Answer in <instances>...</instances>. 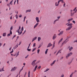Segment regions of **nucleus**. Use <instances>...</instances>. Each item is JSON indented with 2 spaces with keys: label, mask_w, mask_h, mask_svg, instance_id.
<instances>
[{
  "label": "nucleus",
  "mask_w": 77,
  "mask_h": 77,
  "mask_svg": "<svg viewBox=\"0 0 77 77\" xmlns=\"http://www.w3.org/2000/svg\"><path fill=\"white\" fill-rule=\"evenodd\" d=\"M17 32H18V33L19 34V35H20L21 33H22V31H20H20H19V29H18V30L17 31Z\"/></svg>",
  "instance_id": "1a4fd4ad"
},
{
  "label": "nucleus",
  "mask_w": 77,
  "mask_h": 77,
  "mask_svg": "<svg viewBox=\"0 0 77 77\" xmlns=\"http://www.w3.org/2000/svg\"><path fill=\"white\" fill-rule=\"evenodd\" d=\"M36 46V43H34L33 45V47H35Z\"/></svg>",
  "instance_id": "ea45409f"
},
{
  "label": "nucleus",
  "mask_w": 77,
  "mask_h": 77,
  "mask_svg": "<svg viewBox=\"0 0 77 77\" xmlns=\"http://www.w3.org/2000/svg\"><path fill=\"white\" fill-rule=\"evenodd\" d=\"M56 38H57V35H56V34H54L53 37L52 39L53 40H54V39H55Z\"/></svg>",
  "instance_id": "20e7f679"
},
{
  "label": "nucleus",
  "mask_w": 77,
  "mask_h": 77,
  "mask_svg": "<svg viewBox=\"0 0 77 77\" xmlns=\"http://www.w3.org/2000/svg\"><path fill=\"white\" fill-rule=\"evenodd\" d=\"M26 32V30H25L24 32L23 33V35H24V33H25Z\"/></svg>",
  "instance_id": "680f3d73"
},
{
  "label": "nucleus",
  "mask_w": 77,
  "mask_h": 77,
  "mask_svg": "<svg viewBox=\"0 0 77 77\" xmlns=\"http://www.w3.org/2000/svg\"><path fill=\"white\" fill-rule=\"evenodd\" d=\"M19 53H20V51H19L17 53L16 57H17V56H18L19 55Z\"/></svg>",
  "instance_id": "6ab92c4d"
},
{
  "label": "nucleus",
  "mask_w": 77,
  "mask_h": 77,
  "mask_svg": "<svg viewBox=\"0 0 77 77\" xmlns=\"http://www.w3.org/2000/svg\"><path fill=\"white\" fill-rule=\"evenodd\" d=\"M64 4L63 5V7H66V6H65V5H66L65 2H64Z\"/></svg>",
  "instance_id": "58836bf2"
},
{
  "label": "nucleus",
  "mask_w": 77,
  "mask_h": 77,
  "mask_svg": "<svg viewBox=\"0 0 77 77\" xmlns=\"http://www.w3.org/2000/svg\"><path fill=\"white\" fill-rule=\"evenodd\" d=\"M38 68V66L36 65L35 67V69L34 70V72L36 71V68Z\"/></svg>",
  "instance_id": "f3484780"
},
{
  "label": "nucleus",
  "mask_w": 77,
  "mask_h": 77,
  "mask_svg": "<svg viewBox=\"0 0 77 77\" xmlns=\"http://www.w3.org/2000/svg\"><path fill=\"white\" fill-rule=\"evenodd\" d=\"M72 11H73L72 10H70V13H73L72 12Z\"/></svg>",
  "instance_id": "603ef678"
},
{
  "label": "nucleus",
  "mask_w": 77,
  "mask_h": 77,
  "mask_svg": "<svg viewBox=\"0 0 77 77\" xmlns=\"http://www.w3.org/2000/svg\"><path fill=\"white\" fill-rule=\"evenodd\" d=\"M13 29V27H12V26H11L10 28V30H11Z\"/></svg>",
  "instance_id": "6e6d98bb"
},
{
  "label": "nucleus",
  "mask_w": 77,
  "mask_h": 77,
  "mask_svg": "<svg viewBox=\"0 0 77 77\" xmlns=\"http://www.w3.org/2000/svg\"><path fill=\"white\" fill-rule=\"evenodd\" d=\"M35 20L36 21H37V23H39V22H40V21L39 20V17H36L35 18Z\"/></svg>",
  "instance_id": "0eeeda50"
},
{
  "label": "nucleus",
  "mask_w": 77,
  "mask_h": 77,
  "mask_svg": "<svg viewBox=\"0 0 77 77\" xmlns=\"http://www.w3.org/2000/svg\"><path fill=\"white\" fill-rule=\"evenodd\" d=\"M37 37H35V38H33L32 39V42H33L35 41V40H36V39H37Z\"/></svg>",
  "instance_id": "dca6fc26"
},
{
  "label": "nucleus",
  "mask_w": 77,
  "mask_h": 77,
  "mask_svg": "<svg viewBox=\"0 0 77 77\" xmlns=\"http://www.w3.org/2000/svg\"><path fill=\"white\" fill-rule=\"evenodd\" d=\"M10 34H11V35H12V31H11V30H10Z\"/></svg>",
  "instance_id": "37998d69"
},
{
  "label": "nucleus",
  "mask_w": 77,
  "mask_h": 77,
  "mask_svg": "<svg viewBox=\"0 0 77 77\" xmlns=\"http://www.w3.org/2000/svg\"><path fill=\"white\" fill-rule=\"evenodd\" d=\"M48 49H46L45 51V54H47V52H48Z\"/></svg>",
  "instance_id": "5701e85b"
},
{
  "label": "nucleus",
  "mask_w": 77,
  "mask_h": 77,
  "mask_svg": "<svg viewBox=\"0 0 77 77\" xmlns=\"http://www.w3.org/2000/svg\"><path fill=\"white\" fill-rule=\"evenodd\" d=\"M40 51V50L39 49H38V50H37V53L38 54H39V51Z\"/></svg>",
  "instance_id": "f704fd0d"
},
{
  "label": "nucleus",
  "mask_w": 77,
  "mask_h": 77,
  "mask_svg": "<svg viewBox=\"0 0 77 77\" xmlns=\"http://www.w3.org/2000/svg\"><path fill=\"white\" fill-rule=\"evenodd\" d=\"M7 36H11V34H8Z\"/></svg>",
  "instance_id": "5fc2aeb1"
},
{
  "label": "nucleus",
  "mask_w": 77,
  "mask_h": 77,
  "mask_svg": "<svg viewBox=\"0 0 77 77\" xmlns=\"http://www.w3.org/2000/svg\"><path fill=\"white\" fill-rule=\"evenodd\" d=\"M36 60H34L32 63V66H35V65H36V64H37V63H39V61H38L35 64V62H36Z\"/></svg>",
  "instance_id": "f03ea898"
},
{
  "label": "nucleus",
  "mask_w": 77,
  "mask_h": 77,
  "mask_svg": "<svg viewBox=\"0 0 77 77\" xmlns=\"http://www.w3.org/2000/svg\"><path fill=\"white\" fill-rule=\"evenodd\" d=\"M27 50L29 51H31V49H27Z\"/></svg>",
  "instance_id": "a18cd8bd"
},
{
  "label": "nucleus",
  "mask_w": 77,
  "mask_h": 77,
  "mask_svg": "<svg viewBox=\"0 0 77 77\" xmlns=\"http://www.w3.org/2000/svg\"><path fill=\"white\" fill-rule=\"evenodd\" d=\"M73 75V73H72L70 75V77H72V75Z\"/></svg>",
  "instance_id": "7c9ffc66"
},
{
  "label": "nucleus",
  "mask_w": 77,
  "mask_h": 77,
  "mask_svg": "<svg viewBox=\"0 0 77 77\" xmlns=\"http://www.w3.org/2000/svg\"><path fill=\"white\" fill-rule=\"evenodd\" d=\"M23 67H22V69L20 70L19 72V74H20V72H21V71H22V70H23Z\"/></svg>",
  "instance_id": "bb28decb"
},
{
  "label": "nucleus",
  "mask_w": 77,
  "mask_h": 77,
  "mask_svg": "<svg viewBox=\"0 0 77 77\" xmlns=\"http://www.w3.org/2000/svg\"><path fill=\"white\" fill-rule=\"evenodd\" d=\"M26 74H27V72H25V75H24V77H25L26 76Z\"/></svg>",
  "instance_id": "69168bd1"
},
{
  "label": "nucleus",
  "mask_w": 77,
  "mask_h": 77,
  "mask_svg": "<svg viewBox=\"0 0 77 77\" xmlns=\"http://www.w3.org/2000/svg\"><path fill=\"white\" fill-rule=\"evenodd\" d=\"M36 48H34L33 49V50H32V52H33V51H35V50H36Z\"/></svg>",
  "instance_id": "a19ab883"
},
{
  "label": "nucleus",
  "mask_w": 77,
  "mask_h": 77,
  "mask_svg": "<svg viewBox=\"0 0 77 77\" xmlns=\"http://www.w3.org/2000/svg\"><path fill=\"white\" fill-rule=\"evenodd\" d=\"M39 24V23H37L34 26V28L35 29V27H37V26Z\"/></svg>",
  "instance_id": "4468645a"
},
{
  "label": "nucleus",
  "mask_w": 77,
  "mask_h": 77,
  "mask_svg": "<svg viewBox=\"0 0 77 77\" xmlns=\"http://www.w3.org/2000/svg\"><path fill=\"white\" fill-rule=\"evenodd\" d=\"M55 44V42H54L53 45H54Z\"/></svg>",
  "instance_id": "774afa93"
},
{
  "label": "nucleus",
  "mask_w": 77,
  "mask_h": 77,
  "mask_svg": "<svg viewBox=\"0 0 77 77\" xmlns=\"http://www.w3.org/2000/svg\"><path fill=\"white\" fill-rule=\"evenodd\" d=\"M76 9H77V7H75L73 10V11H75V10H76Z\"/></svg>",
  "instance_id": "79ce46f5"
},
{
  "label": "nucleus",
  "mask_w": 77,
  "mask_h": 77,
  "mask_svg": "<svg viewBox=\"0 0 77 77\" xmlns=\"http://www.w3.org/2000/svg\"><path fill=\"white\" fill-rule=\"evenodd\" d=\"M54 48V45H53V47H52V48H51V49H53V48Z\"/></svg>",
  "instance_id": "13d9d810"
},
{
  "label": "nucleus",
  "mask_w": 77,
  "mask_h": 77,
  "mask_svg": "<svg viewBox=\"0 0 77 77\" xmlns=\"http://www.w3.org/2000/svg\"><path fill=\"white\" fill-rule=\"evenodd\" d=\"M21 27L20 26H19V29L18 30H19V31H21Z\"/></svg>",
  "instance_id": "c9c22d12"
},
{
  "label": "nucleus",
  "mask_w": 77,
  "mask_h": 77,
  "mask_svg": "<svg viewBox=\"0 0 77 77\" xmlns=\"http://www.w3.org/2000/svg\"><path fill=\"white\" fill-rule=\"evenodd\" d=\"M72 55V52H71L67 54V56H66V59H67L69 57H70V56H71Z\"/></svg>",
  "instance_id": "7ed1b4c3"
},
{
  "label": "nucleus",
  "mask_w": 77,
  "mask_h": 77,
  "mask_svg": "<svg viewBox=\"0 0 77 77\" xmlns=\"http://www.w3.org/2000/svg\"><path fill=\"white\" fill-rule=\"evenodd\" d=\"M72 49H73V48H72V47H71L70 48H69V51H71Z\"/></svg>",
  "instance_id": "a878e982"
},
{
  "label": "nucleus",
  "mask_w": 77,
  "mask_h": 77,
  "mask_svg": "<svg viewBox=\"0 0 77 77\" xmlns=\"http://www.w3.org/2000/svg\"><path fill=\"white\" fill-rule=\"evenodd\" d=\"M49 69H46V70L44 71V72H47V71H48V70H49Z\"/></svg>",
  "instance_id": "cd10ccee"
},
{
  "label": "nucleus",
  "mask_w": 77,
  "mask_h": 77,
  "mask_svg": "<svg viewBox=\"0 0 77 77\" xmlns=\"http://www.w3.org/2000/svg\"><path fill=\"white\" fill-rule=\"evenodd\" d=\"M17 16V14H16V15L15 16V17H16V19H18V17Z\"/></svg>",
  "instance_id": "49530a36"
},
{
  "label": "nucleus",
  "mask_w": 77,
  "mask_h": 77,
  "mask_svg": "<svg viewBox=\"0 0 77 77\" xmlns=\"http://www.w3.org/2000/svg\"><path fill=\"white\" fill-rule=\"evenodd\" d=\"M59 21V19H56V20H55L53 24H55L56 23V21Z\"/></svg>",
  "instance_id": "ddd939ff"
},
{
  "label": "nucleus",
  "mask_w": 77,
  "mask_h": 77,
  "mask_svg": "<svg viewBox=\"0 0 77 77\" xmlns=\"http://www.w3.org/2000/svg\"><path fill=\"white\" fill-rule=\"evenodd\" d=\"M60 2H61L62 3H65V2L63 0H60L59 1H58V3H59Z\"/></svg>",
  "instance_id": "9d476101"
},
{
  "label": "nucleus",
  "mask_w": 77,
  "mask_h": 77,
  "mask_svg": "<svg viewBox=\"0 0 77 77\" xmlns=\"http://www.w3.org/2000/svg\"><path fill=\"white\" fill-rule=\"evenodd\" d=\"M23 29H24V28L23 27H22L21 28L22 31H23Z\"/></svg>",
  "instance_id": "de8ad7c7"
},
{
  "label": "nucleus",
  "mask_w": 77,
  "mask_h": 77,
  "mask_svg": "<svg viewBox=\"0 0 77 77\" xmlns=\"http://www.w3.org/2000/svg\"><path fill=\"white\" fill-rule=\"evenodd\" d=\"M72 20H73V18H72L70 19H69L67 21H68V22H69V21H72Z\"/></svg>",
  "instance_id": "aec40b11"
},
{
  "label": "nucleus",
  "mask_w": 77,
  "mask_h": 77,
  "mask_svg": "<svg viewBox=\"0 0 77 77\" xmlns=\"http://www.w3.org/2000/svg\"><path fill=\"white\" fill-rule=\"evenodd\" d=\"M72 22L74 24H75V21H74V20H73Z\"/></svg>",
  "instance_id": "8fccbe9b"
},
{
  "label": "nucleus",
  "mask_w": 77,
  "mask_h": 77,
  "mask_svg": "<svg viewBox=\"0 0 77 77\" xmlns=\"http://www.w3.org/2000/svg\"><path fill=\"white\" fill-rule=\"evenodd\" d=\"M16 48H17V46H15L13 48V49H16Z\"/></svg>",
  "instance_id": "473e14b6"
},
{
  "label": "nucleus",
  "mask_w": 77,
  "mask_h": 77,
  "mask_svg": "<svg viewBox=\"0 0 77 77\" xmlns=\"http://www.w3.org/2000/svg\"><path fill=\"white\" fill-rule=\"evenodd\" d=\"M40 68H41V66H39L38 68V69H40Z\"/></svg>",
  "instance_id": "0e129e2a"
},
{
  "label": "nucleus",
  "mask_w": 77,
  "mask_h": 77,
  "mask_svg": "<svg viewBox=\"0 0 77 77\" xmlns=\"http://www.w3.org/2000/svg\"><path fill=\"white\" fill-rule=\"evenodd\" d=\"M21 44V42H19V45H20Z\"/></svg>",
  "instance_id": "4d7b16f0"
},
{
  "label": "nucleus",
  "mask_w": 77,
  "mask_h": 77,
  "mask_svg": "<svg viewBox=\"0 0 77 77\" xmlns=\"http://www.w3.org/2000/svg\"><path fill=\"white\" fill-rule=\"evenodd\" d=\"M75 13V12H73V13H70L71 15L70 16H71V17H72L74 15V14Z\"/></svg>",
  "instance_id": "2eb2a0df"
},
{
  "label": "nucleus",
  "mask_w": 77,
  "mask_h": 77,
  "mask_svg": "<svg viewBox=\"0 0 77 77\" xmlns=\"http://www.w3.org/2000/svg\"><path fill=\"white\" fill-rule=\"evenodd\" d=\"M52 45H53L50 43L47 46V48H48V47H51V46H52Z\"/></svg>",
  "instance_id": "f8f14e48"
},
{
  "label": "nucleus",
  "mask_w": 77,
  "mask_h": 77,
  "mask_svg": "<svg viewBox=\"0 0 77 77\" xmlns=\"http://www.w3.org/2000/svg\"><path fill=\"white\" fill-rule=\"evenodd\" d=\"M17 67H14V68L11 69V71H14L16 70V69H17Z\"/></svg>",
  "instance_id": "423d86ee"
},
{
  "label": "nucleus",
  "mask_w": 77,
  "mask_h": 77,
  "mask_svg": "<svg viewBox=\"0 0 77 77\" xmlns=\"http://www.w3.org/2000/svg\"><path fill=\"white\" fill-rule=\"evenodd\" d=\"M22 17V15H19V18H21V17Z\"/></svg>",
  "instance_id": "864d4df0"
},
{
  "label": "nucleus",
  "mask_w": 77,
  "mask_h": 77,
  "mask_svg": "<svg viewBox=\"0 0 77 77\" xmlns=\"http://www.w3.org/2000/svg\"><path fill=\"white\" fill-rule=\"evenodd\" d=\"M64 77V75L63 74L62 75H61V76L60 77Z\"/></svg>",
  "instance_id": "bf43d9fd"
},
{
  "label": "nucleus",
  "mask_w": 77,
  "mask_h": 77,
  "mask_svg": "<svg viewBox=\"0 0 77 77\" xmlns=\"http://www.w3.org/2000/svg\"><path fill=\"white\" fill-rule=\"evenodd\" d=\"M6 33H3V34L2 36H3L5 37V36H6Z\"/></svg>",
  "instance_id": "4be33fe9"
},
{
  "label": "nucleus",
  "mask_w": 77,
  "mask_h": 77,
  "mask_svg": "<svg viewBox=\"0 0 77 77\" xmlns=\"http://www.w3.org/2000/svg\"><path fill=\"white\" fill-rule=\"evenodd\" d=\"M13 2V0H12L11 1L10 3V4L11 5H12V2Z\"/></svg>",
  "instance_id": "c85d7f7f"
},
{
  "label": "nucleus",
  "mask_w": 77,
  "mask_h": 77,
  "mask_svg": "<svg viewBox=\"0 0 77 77\" xmlns=\"http://www.w3.org/2000/svg\"><path fill=\"white\" fill-rule=\"evenodd\" d=\"M60 18V16H59L57 17V19H59Z\"/></svg>",
  "instance_id": "09e8293b"
},
{
  "label": "nucleus",
  "mask_w": 77,
  "mask_h": 77,
  "mask_svg": "<svg viewBox=\"0 0 77 77\" xmlns=\"http://www.w3.org/2000/svg\"><path fill=\"white\" fill-rule=\"evenodd\" d=\"M25 18H26V16H25L24 18V20H23L24 22L25 21Z\"/></svg>",
  "instance_id": "c03bdc74"
},
{
  "label": "nucleus",
  "mask_w": 77,
  "mask_h": 77,
  "mask_svg": "<svg viewBox=\"0 0 77 77\" xmlns=\"http://www.w3.org/2000/svg\"><path fill=\"white\" fill-rule=\"evenodd\" d=\"M14 52V49H12V51H11L10 53V54H11V53H12Z\"/></svg>",
  "instance_id": "c756f323"
},
{
  "label": "nucleus",
  "mask_w": 77,
  "mask_h": 77,
  "mask_svg": "<svg viewBox=\"0 0 77 77\" xmlns=\"http://www.w3.org/2000/svg\"><path fill=\"white\" fill-rule=\"evenodd\" d=\"M67 24V26H69L66 29V30H70L71 29V28L72 27V23H68L66 24V26Z\"/></svg>",
  "instance_id": "f257e3e1"
},
{
  "label": "nucleus",
  "mask_w": 77,
  "mask_h": 77,
  "mask_svg": "<svg viewBox=\"0 0 77 77\" xmlns=\"http://www.w3.org/2000/svg\"><path fill=\"white\" fill-rule=\"evenodd\" d=\"M30 71H29L28 72V77H30Z\"/></svg>",
  "instance_id": "4c0bfd02"
},
{
  "label": "nucleus",
  "mask_w": 77,
  "mask_h": 77,
  "mask_svg": "<svg viewBox=\"0 0 77 77\" xmlns=\"http://www.w3.org/2000/svg\"><path fill=\"white\" fill-rule=\"evenodd\" d=\"M63 40V38H61V39L58 42V44H60V42L62 41Z\"/></svg>",
  "instance_id": "393cba45"
},
{
  "label": "nucleus",
  "mask_w": 77,
  "mask_h": 77,
  "mask_svg": "<svg viewBox=\"0 0 77 77\" xmlns=\"http://www.w3.org/2000/svg\"><path fill=\"white\" fill-rule=\"evenodd\" d=\"M29 56V55H28L27 56H26L25 57V59H27V57H28Z\"/></svg>",
  "instance_id": "3c124183"
},
{
  "label": "nucleus",
  "mask_w": 77,
  "mask_h": 77,
  "mask_svg": "<svg viewBox=\"0 0 77 77\" xmlns=\"http://www.w3.org/2000/svg\"><path fill=\"white\" fill-rule=\"evenodd\" d=\"M16 22H17V20H15V21L14 23V24H15V23H16Z\"/></svg>",
  "instance_id": "338daca9"
},
{
  "label": "nucleus",
  "mask_w": 77,
  "mask_h": 77,
  "mask_svg": "<svg viewBox=\"0 0 77 77\" xmlns=\"http://www.w3.org/2000/svg\"><path fill=\"white\" fill-rule=\"evenodd\" d=\"M4 68L2 69H0V72H2V71H5V70L3 69Z\"/></svg>",
  "instance_id": "b1692460"
},
{
  "label": "nucleus",
  "mask_w": 77,
  "mask_h": 77,
  "mask_svg": "<svg viewBox=\"0 0 77 77\" xmlns=\"http://www.w3.org/2000/svg\"><path fill=\"white\" fill-rule=\"evenodd\" d=\"M59 5V3H58H58H57V2L55 3V6H58Z\"/></svg>",
  "instance_id": "a211bd4d"
},
{
  "label": "nucleus",
  "mask_w": 77,
  "mask_h": 77,
  "mask_svg": "<svg viewBox=\"0 0 77 77\" xmlns=\"http://www.w3.org/2000/svg\"><path fill=\"white\" fill-rule=\"evenodd\" d=\"M17 47H18V44H17L16 45Z\"/></svg>",
  "instance_id": "e2e57ef3"
},
{
  "label": "nucleus",
  "mask_w": 77,
  "mask_h": 77,
  "mask_svg": "<svg viewBox=\"0 0 77 77\" xmlns=\"http://www.w3.org/2000/svg\"><path fill=\"white\" fill-rule=\"evenodd\" d=\"M41 37H38V42H39V41H40L41 40Z\"/></svg>",
  "instance_id": "412c9836"
},
{
  "label": "nucleus",
  "mask_w": 77,
  "mask_h": 77,
  "mask_svg": "<svg viewBox=\"0 0 77 77\" xmlns=\"http://www.w3.org/2000/svg\"><path fill=\"white\" fill-rule=\"evenodd\" d=\"M62 50V49H60V50L58 51V52L59 53H61V52H60Z\"/></svg>",
  "instance_id": "e433bc0d"
},
{
  "label": "nucleus",
  "mask_w": 77,
  "mask_h": 77,
  "mask_svg": "<svg viewBox=\"0 0 77 77\" xmlns=\"http://www.w3.org/2000/svg\"><path fill=\"white\" fill-rule=\"evenodd\" d=\"M71 62H72V61H70V62H69L68 63V65H70V64H71Z\"/></svg>",
  "instance_id": "72a5a7b5"
},
{
  "label": "nucleus",
  "mask_w": 77,
  "mask_h": 77,
  "mask_svg": "<svg viewBox=\"0 0 77 77\" xmlns=\"http://www.w3.org/2000/svg\"><path fill=\"white\" fill-rule=\"evenodd\" d=\"M63 31H61L58 34V35L59 36L62 35H63Z\"/></svg>",
  "instance_id": "6e6552de"
},
{
  "label": "nucleus",
  "mask_w": 77,
  "mask_h": 77,
  "mask_svg": "<svg viewBox=\"0 0 77 77\" xmlns=\"http://www.w3.org/2000/svg\"><path fill=\"white\" fill-rule=\"evenodd\" d=\"M67 39H66V40L64 41V42L62 43V45L65 44H66V42H67L68 41V40L66 41Z\"/></svg>",
  "instance_id": "39448f33"
},
{
  "label": "nucleus",
  "mask_w": 77,
  "mask_h": 77,
  "mask_svg": "<svg viewBox=\"0 0 77 77\" xmlns=\"http://www.w3.org/2000/svg\"><path fill=\"white\" fill-rule=\"evenodd\" d=\"M31 10H28V12H31Z\"/></svg>",
  "instance_id": "052dcab7"
},
{
  "label": "nucleus",
  "mask_w": 77,
  "mask_h": 77,
  "mask_svg": "<svg viewBox=\"0 0 77 77\" xmlns=\"http://www.w3.org/2000/svg\"><path fill=\"white\" fill-rule=\"evenodd\" d=\"M41 46H42V45H40L38 47V48H40L41 47Z\"/></svg>",
  "instance_id": "2f4dec72"
},
{
  "label": "nucleus",
  "mask_w": 77,
  "mask_h": 77,
  "mask_svg": "<svg viewBox=\"0 0 77 77\" xmlns=\"http://www.w3.org/2000/svg\"><path fill=\"white\" fill-rule=\"evenodd\" d=\"M56 60H54V61L53 63L51 64V66H53V65H54V64L55 63V62H56Z\"/></svg>",
  "instance_id": "9b49d317"
}]
</instances>
